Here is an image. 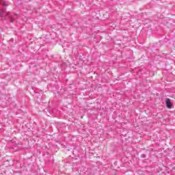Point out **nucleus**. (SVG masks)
Returning <instances> with one entry per match:
<instances>
[{
	"mask_svg": "<svg viewBox=\"0 0 175 175\" xmlns=\"http://www.w3.org/2000/svg\"><path fill=\"white\" fill-rule=\"evenodd\" d=\"M1 2L3 0H0ZM0 16L1 17H8V18H10V22L13 23V20H14L15 18H17V14H14V13H10V12H5V9L0 10Z\"/></svg>",
	"mask_w": 175,
	"mask_h": 175,
	"instance_id": "obj_1",
	"label": "nucleus"
},
{
	"mask_svg": "<svg viewBox=\"0 0 175 175\" xmlns=\"http://www.w3.org/2000/svg\"><path fill=\"white\" fill-rule=\"evenodd\" d=\"M165 103L168 109H172V101H170V99H167Z\"/></svg>",
	"mask_w": 175,
	"mask_h": 175,
	"instance_id": "obj_2",
	"label": "nucleus"
},
{
	"mask_svg": "<svg viewBox=\"0 0 175 175\" xmlns=\"http://www.w3.org/2000/svg\"><path fill=\"white\" fill-rule=\"evenodd\" d=\"M3 6L5 8V6H8L7 5H5V3L3 4Z\"/></svg>",
	"mask_w": 175,
	"mask_h": 175,
	"instance_id": "obj_3",
	"label": "nucleus"
}]
</instances>
